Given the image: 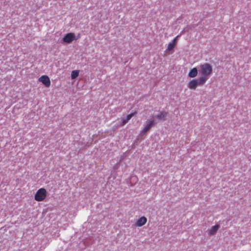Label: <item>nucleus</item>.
I'll return each mask as SVG.
<instances>
[{
  "mask_svg": "<svg viewBox=\"0 0 251 251\" xmlns=\"http://www.w3.org/2000/svg\"><path fill=\"white\" fill-rule=\"evenodd\" d=\"M135 114L136 112H134L127 115L126 118L122 120L121 126H124V125H125L128 122V121L131 119L132 116H133Z\"/></svg>",
  "mask_w": 251,
  "mask_h": 251,
  "instance_id": "obj_10",
  "label": "nucleus"
},
{
  "mask_svg": "<svg viewBox=\"0 0 251 251\" xmlns=\"http://www.w3.org/2000/svg\"><path fill=\"white\" fill-rule=\"evenodd\" d=\"M168 115V113L166 112H161L157 115H156V118L160 120H164L165 117Z\"/></svg>",
  "mask_w": 251,
  "mask_h": 251,
  "instance_id": "obj_12",
  "label": "nucleus"
},
{
  "mask_svg": "<svg viewBox=\"0 0 251 251\" xmlns=\"http://www.w3.org/2000/svg\"><path fill=\"white\" fill-rule=\"evenodd\" d=\"M79 75V71L78 70H74L71 73V78L74 79L76 78Z\"/></svg>",
  "mask_w": 251,
  "mask_h": 251,
  "instance_id": "obj_13",
  "label": "nucleus"
},
{
  "mask_svg": "<svg viewBox=\"0 0 251 251\" xmlns=\"http://www.w3.org/2000/svg\"><path fill=\"white\" fill-rule=\"evenodd\" d=\"M176 39V37L171 43H170L168 44V47L167 49V51H170V50H172L175 48Z\"/></svg>",
  "mask_w": 251,
  "mask_h": 251,
  "instance_id": "obj_11",
  "label": "nucleus"
},
{
  "mask_svg": "<svg viewBox=\"0 0 251 251\" xmlns=\"http://www.w3.org/2000/svg\"><path fill=\"white\" fill-rule=\"evenodd\" d=\"M198 74V71L197 68H193L189 71L188 76L191 78H195L197 76Z\"/></svg>",
  "mask_w": 251,
  "mask_h": 251,
  "instance_id": "obj_9",
  "label": "nucleus"
},
{
  "mask_svg": "<svg viewBox=\"0 0 251 251\" xmlns=\"http://www.w3.org/2000/svg\"><path fill=\"white\" fill-rule=\"evenodd\" d=\"M147 222V219L145 216H142L139 218L136 222V226L138 227H141L145 225Z\"/></svg>",
  "mask_w": 251,
  "mask_h": 251,
  "instance_id": "obj_7",
  "label": "nucleus"
},
{
  "mask_svg": "<svg viewBox=\"0 0 251 251\" xmlns=\"http://www.w3.org/2000/svg\"><path fill=\"white\" fill-rule=\"evenodd\" d=\"M38 81L42 82L46 87H49L50 85V80L47 75H43L39 78Z\"/></svg>",
  "mask_w": 251,
  "mask_h": 251,
  "instance_id": "obj_6",
  "label": "nucleus"
},
{
  "mask_svg": "<svg viewBox=\"0 0 251 251\" xmlns=\"http://www.w3.org/2000/svg\"><path fill=\"white\" fill-rule=\"evenodd\" d=\"M155 125V122L153 118L148 120L143 129L141 131L140 134L142 135H146L147 133L151 128Z\"/></svg>",
  "mask_w": 251,
  "mask_h": 251,
  "instance_id": "obj_4",
  "label": "nucleus"
},
{
  "mask_svg": "<svg viewBox=\"0 0 251 251\" xmlns=\"http://www.w3.org/2000/svg\"><path fill=\"white\" fill-rule=\"evenodd\" d=\"M47 196V191L44 188L39 189L36 192L34 196V200L37 201H44Z\"/></svg>",
  "mask_w": 251,
  "mask_h": 251,
  "instance_id": "obj_3",
  "label": "nucleus"
},
{
  "mask_svg": "<svg viewBox=\"0 0 251 251\" xmlns=\"http://www.w3.org/2000/svg\"><path fill=\"white\" fill-rule=\"evenodd\" d=\"M80 38V35L78 34L77 36H75L74 33H69L66 34L63 38V41L66 43H71L74 40H76Z\"/></svg>",
  "mask_w": 251,
  "mask_h": 251,
  "instance_id": "obj_5",
  "label": "nucleus"
},
{
  "mask_svg": "<svg viewBox=\"0 0 251 251\" xmlns=\"http://www.w3.org/2000/svg\"><path fill=\"white\" fill-rule=\"evenodd\" d=\"M212 66L208 63H204L200 65L199 72L201 75L200 77L204 80L205 82L207 81L209 76L212 74Z\"/></svg>",
  "mask_w": 251,
  "mask_h": 251,
  "instance_id": "obj_1",
  "label": "nucleus"
},
{
  "mask_svg": "<svg viewBox=\"0 0 251 251\" xmlns=\"http://www.w3.org/2000/svg\"><path fill=\"white\" fill-rule=\"evenodd\" d=\"M220 226L218 225H215L211 227V228L208 230V234L209 235H214L219 228Z\"/></svg>",
  "mask_w": 251,
  "mask_h": 251,
  "instance_id": "obj_8",
  "label": "nucleus"
},
{
  "mask_svg": "<svg viewBox=\"0 0 251 251\" xmlns=\"http://www.w3.org/2000/svg\"><path fill=\"white\" fill-rule=\"evenodd\" d=\"M200 77L198 79L190 80L187 83V87L191 90H196L198 86H202L205 84V82Z\"/></svg>",
  "mask_w": 251,
  "mask_h": 251,
  "instance_id": "obj_2",
  "label": "nucleus"
}]
</instances>
